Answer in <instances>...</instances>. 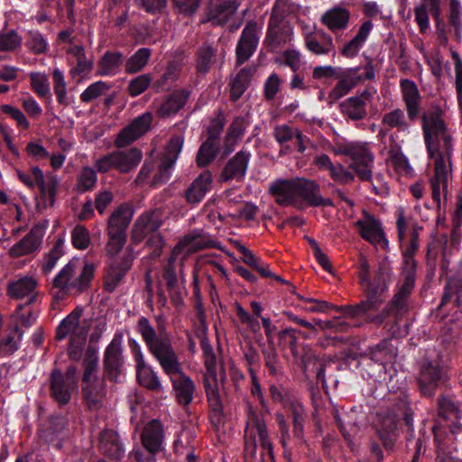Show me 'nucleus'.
Wrapping results in <instances>:
<instances>
[{
    "label": "nucleus",
    "instance_id": "3",
    "mask_svg": "<svg viewBox=\"0 0 462 462\" xmlns=\"http://www.w3.org/2000/svg\"><path fill=\"white\" fill-rule=\"evenodd\" d=\"M269 192L283 207L292 206L303 209L305 207L334 206L331 199L321 195L320 186L317 181L305 178L277 180L270 184Z\"/></svg>",
    "mask_w": 462,
    "mask_h": 462
},
{
    "label": "nucleus",
    "instance_id": "56",
    "mask_svg": "<svg viewBox=\"0 0 462 462\" xmlns=\"http://www.w3.org/2000/svg\"><path fill=\"white\" fill-rule=\"evenodd\" d=\"M98 356L95 348L88 347L87 351V356L84 359V374L82 383H88L93 381V374L97 369Z\"/></svg>",
    "mask_w": 462,
    "mask_h": 462
},
{
    "label": "nucleus",
    "instance_id": "44",
    "mask_svg": "<svg viewBox=\"0 0 462 462\" xmlns=\"http://www.w3.org/2000/svg\"><path fill=\"white\" fill-rule=\"evenodd\" d=\"M389 140V154L393 167L397 171L410 172L411 167L409 163L407 157L402 152L401 145L396 142L394 134H391Z\"/></svg>",
    "mask_w": 462,
    "mask_h": 462
},
{
    "label": "nucleus",
    "instance_id": "60",
    "mask_svg": "<svg viewBox=\"0 0 462 462\" xmlns=\"http://www.w3.org/2000/svg\"><path fill=\"white\" fill-rule=\"evenodd\" d=\"M179 254H173V250L168 260L167 264L163 268L162 277L166 282L167 290H173L179 288L178 278L174 269V263Z\"/></svg>",
    "mask_w": 462,
    "mask_h": 462
},
{
    "label": "nucleus",
    "instance_id": "46",
    "mask_svg": "<svg viewBox=\"0 0 462 462\" xmlns=\"http://www.w3.org/2000/svg\"><path fill=\"white\" fill-rule=\"evenodd\" d=\"M364 356L369 357L375 363L383 365L391 361L393 353L391 349V344L386 340H383L376 346L368 348Z\"/></svg>",
    "mask_w": 462,
    "mask_h": 462
},
{
    "label": "nucleus",
    "instance_id": "55",
    "mask_svg": "<svg viewBox=\"0 0 462 462\" xmlns=\"http://www.w3.org/2000/svg\"><path fill=\"white\" fill-rule=\"evenodd\" d=\"M152 81V77L148 74H142L130 80L127 90L131 97H137L144 92Z\"/></svg>",
    "mask_w": 462,
    "mask_h": 462
},
{
    "label": "nucleus",
    "instance_id": "61",
    "mask_svg": "<svg viewBox=\"0 0 462 462\" xmlns=\"http://www.w3.org/2000/svg\"><path fill=\"white\" fill-rule=\"evenodd\" d=\"M63 254V242L58 240L50 252L45 255L42 263V271L45 273L51 272L58 260Z\"/></svg>",
    "mask_w": 462,
    "mask_h": 462
},
{
    "label": "nucleus",
    "instance_id": "45",
    "mask_svg": "<svg viewBox=\"0 0 462 462\" xmlns=\"http://www.w3.org/2000/svg\"><path fill=\"white\" fill-rule=\"evenodd\" d=\"M322 42H319L315 37H308L306 39V46L309 51L316 55L328 54L334 51V44L332 37L325 32H319Z\"/></svg>",
    "mask_w": 462,
    "mask_h": 462
},
{
    "label": "nucleus",
    "instance_id": "7",
    "mask_svg": "<svg viewBox=\"0 0 462 462\" xmlns=\"http://www.w3.org/2000/svg\"><path fill=\"white\" fill-rule=\"evenodd\" d=\"M418 240L419 233L416 229H413L410 244L402 254V282L390 302V310L394 311L396 316H402L408 311V300L414 289L416 278L417 264L413 259V254L419 247Z\"/></svg>",
    "mask_w": 462,
    "mask_h": 462
},
{
    "label": "nucleus",
    "instance_id": "33",
    "mask_svg": "<svg viewBox=\"0 0 462 462\" xmlns=\"http://www.w3.org/2000/svg\"><path fill=\"white\" fill-rule=\"evenodd\" d=\"M163 441L162 425L158 420H152L143 430L142 443L145 449L152 452H159Z\"/></svg>",
    "mask_w": 462,
    "mask_h": 462
},
{
    "label": "nucleus",
    "instance_id": "20",
    "mask_svg": "<svg viewBox=\"0 0 462 462\" xmlns=\"http://www.w3.org/2000/svg\"><path fill=\"white\" fill-rule=\"evenodd\" d=\"M258 42L259 28L257 23L254 21H249L243 29L236 45V65H241L250 59L255 51Z\"/></svg>",
    "mask_w": 462,
    "mask_h": 462
},
{
    "label": "nucleus",
    "instance_id": "24",
    "mask_svg": "<svg viewBox=\"0 0 462 462\" xmlns=\"http://www.w3.org/2000/svg\"><path fill=\"white\" fill-rule=\"evenodd\" d=\"M355 226L358 228L361 237L371 244H383L387 245V240L382 225L374 216L364 213V217L358 219Z\"/></svg>",
    "mask_w": 462,
    "mask_h": 462
},
{
    "label": "nucleus",
    "instance_id": "51",
    "mask_svg": "<svg viewBox=\"0 0 462 462\" xmlns=\"http://www.w3.org/2000/svg\"><path fill=\"white\" fill-rule=\"evenodd\" d=\"M97 181V176L94 169L84 167L78 176L77 190L79 193L86 192L94 189Z\"/></svg>",
    "mask_w": 462,
    "mask_h": 462
},
{
    "label": "nucleus",
    "instance_id": "28",
    "mask_svg": "<svg viewBox=\"0 0 462 462\" xmlns=\"http://www.w3.org/2000/svg\"><path fill=\"white\" fill-rule=\"evenodd\" d=\"M83 399L90 411H97L103 406L106 397V383L101 377L95 376L93 381L82 383Z\"/></svg>",
    "mask_w": 462,
    "mask_h": 462
},
{
    "label": "nucleus",
    "instance_id": "9",
    "mask_svg": "<svg viewBox=\"0 0 462 462\" xmlns=\"http://www.w3.org/2000/svg\"><path fill=\"white\" fill-rule=\"evenodd\" d=\"M201 347L205 358V365L208 372V374L203 376V384L210 409V420L214 426H218L224 422V411L215 372L217 358L213 347L207 340H202Z\"/></svg>",
    "mask_w": 462,
    "mask_h": 462
},
{
    "label": "nucleus",
    "instance_id": "62",
    "mask_svg": "<svg viewBox=\"0 0 462 462\" xmlns=\"http://www.w3.org/2000/svg\"><path fill=\"white\" fill-rule=\"evenodd\" d=\"M359 67L338 69L336 78L354 88L359 82L363 81V76L359 73Z\"/></svg>",
    "mask_w": 462,
    "mask_h": 462
},
{
    "label": "nucleus",
    "instance_id": "17",
    "mask_svg": "<svg viewBox=\"0 0 462 462\" xmlns=\"http://www.w3.org/2000/svg\"><path fill=\"white\" fill-rule=\"evenodd\" d=\"M78 389V383H72L65 380L62 371L60 369L51 370L49 375V392L50 396L58 403L60 407L67 405Z\"/></svg>",
    "mask_w": 462,
    "mask_h": 462
},
{
    "label": "nucleus",
    "instance_id": "38",
    "mask_svg": "<svg viewBox=\"0 0 462 462\" xmlns=\"http://www.w3.org/2000/svg\"><path fill=\"white\" fill-rule=\"evenodd\" d=\"M130 267L131 261L128 259H124L119 263H112L104 278V289L107 292H113Z\"/></svg>",
    "mask_w": 462,
    "mask_h": 462
},
{
    "label": "nucleus",
    "instance_id": "18",
    "mask_svg": "<svg viewBox=\"0 0 462 462\" xmlns=\"http://www.w3.org/2000/svg\"><path fill=\"white\" fill-rule=\"evenodd\" d=\"M45 229V224L34 225L23 238L10 248L9 255L13 258H19L40 251Z\"/></svg>",
    "mask_w": 462,
    "mask_h": 462
},
{
    "label": "nucleus",
    "instance_id": "48",
    "mask_svg": "<svg viewBox=\"0 0 462 462\" xmlns=\"http://www.w3.org/2000/svg\"><path fill=\"white\" fill-rule=\"evenodd\" d=\"M393 275L392 268L387 263L379 265L373 282H371L372 291L374 293H383L388 288Z\"/></svg>",
    "mask_w": 462,
    "mask_h": 462
},
{
    "label": "nucleus",
    "instance_id": "49",
    "mask_svg": "<svg viewBox=\"0 0 462 462\" xmlns=\"http://www.w3.org/2000/svg\"><path fill=\"white\" fill-rule=\"evenodd\" d=\"M219 149V143H212L211 140H206L199 147L196 162L200 168L208 166L216 158Z\"/></svg>",
    "mask_w": 462,
    "mask_h": 462
},
{
    "label": "nucleus",
    "instance_id": "57",
    "mask_svg": "<svg viewBox=\"0 0 462 462\" xmlns=\"http://www.w3.org/2000/svg\"><path fill=\"white\" fill-rule=\"evenodd\" d=\"M330 361H323L320 358L315 356H307L303 359V371L306 372L308 368L312 365L316 370L317 379L322 383V384L326 383L325 377V370L328 364Z\"/></svg>",
    "mask_w": 462,
    "mask_h": 462
},
{
    "label": "nucleus",
    "instance_id": "52",
    "mask_svg": "<svg viewBox=\"0 0 462 462\" xmlns=\"http://www.w3.org/2000/svg\"><path fill=\"white\" fill-rule=\"evenodd\" d=\"M29 77L32 89L40 97H47L51 96L50 83L45 74L32 72Z\"/></svg>",
    "mask_w": 462,
    "mask_h": 462
},
{
    "label": "nucleus",
    "instance_id": "11",
    "mask_svg": "<svg viewBox=\"0 0 462 462\" xmlns=\"http://www.w3.org/2000/svg\"><path fill=\"white\" fill-rule=\"evenodd\" d=\"M143 159V152L137 148L127 151H115L106 153L95 161L96 169L105 173L116 170L120 173H128L134 170Z\"/></svg>",
    "mask_w": 462,
    "mask_h": 462
},
{
    "label": "nucleus",
    "instance_id": "41",
    "mask_svg": "<svg viewBox=\"0 0 462 462\" xmlns=\"http://www.w3.org/2000/svg\"><path fill=\"white\" fill-rule=\"evenodd\" d=\"M216 50L208 43L200 46L196 52V69L199 74L206 75L215 63Z\"/></svg>",
    "mask_w": 462,
    "mask_h": 462
},
{
    "label": "nucleus",
    "instance_id": "4",
    "mask_svg": "<svg viewBox=\"0 0 462 462\" xmlns=\"http://www.w3.org/2000/svg\"><path fill=\"white\" fill-rule=\"evenodd\" d=\"M400 88L407 117L404 110L399 107L384 113L379 130V135L381 136H384L393 129L395 132L392 134H394L395 139L397 134H409V121L415 122L421 114L423 97L416 83L409 79H402L400 80Z\"/></svg>",
    "mask_w": 462,
    "mask_h": 462
},
{
    "label": "nucleus",
    "instance_id": "23",
    "mask_svg": "<svg viewBox=\"0 0 462 462\" xmlns=\"http://www.w3.org/2000/svg\"><path fill=\"white\" fill-rule=\"evenodd\" d=\"M162 225V212L158 209L143 213L134 222L132 239L134 243L142 242L144 237L156 232Z\"/></svg>",
    "mask_w": 462,
    "mask_h": 462
},
{
    "label": "nucleus",
    "instance_id": "35",
    "mask_svg": "<svg viewBox=\"0 0 462 462\" xmlns=\"http://www.w3.org/2000/svg\"><path fill=\"white\" fill-rule=\"evenodd\" d=\"M350 13L343 7H333L325 12L320 22L327 26L330 31L337 32L346 29L349 23Z\"/></svg>",
    "mask_w": 462,
    "mask_h": 462
},
{
    "label": "nucleus",
    "instance_id": "47",
    "mask_svg": "<svg viewBox=\"0 0 462 462\" xmlns=\"http://www.w3.org/2000/svg\"><path fill=\"white\" fill-rule=\"evenodd\" d=\"M138 383L150 391L160 393L162 391V383L152 366L136 372Z\"/></svg>",
    "mask_w": 462,
    "mask_h": 462
},
{
    "label": "nucleus",
    "instance_id": "58",
    "mask_svg": "<svg viewBox=\"0 0 462 462\" xmlns=\"http://www.w3.org/2000/svg\"><path fill=\"white\" fill-rule=\"evenodd\" d=\"M73 245L79 250H85L88 247L91 238L89 231L81 225H77L71 232Z\"/></svg>",
    "mask_w": 462,
    "mask_h": 462
},
{
    "label": "nucleus",
    "instance_id": "1",
    "mask_svg": "<svg viewBox=\"0 0 462 462\" xmlns=\"http://www.w3.org/2000/svg\"><path fill=\"white\" fill-rule=\"evenodd\" d=\"M136 330L142 336L150 354L169 377L177 402L183 407L189 406L197 393V386L183 371L165 327L158 326L157 332L147 318L141 317L137 321Z\"/></svg>",
    "mask_w": 462,
    "mask_h": 462
},
{
    "label": "nucleus",
    "instance_id": "22",
    "mask_svg": "<svg viewBox=\"0 0 462 462\" xmlns=\"http://www.w3.org/2000/svg\"><path fill=\"white\" fill-rule=\"evenodd\" d=\"M38 281L32 276H23L11 281L7 284V295L14 300H26L27 305L32 304L38 298Z\"/></svg>",
    "mask_w": 462,
    "mask_h": 462
},
{
    "label": "nucleus",
    "instance_id": "50",
    "mask_svg": "<svg viewBox=\"0 0 462 462\" xmlns=\"http://www.w3.org/2000/svg\"><path fill=\"white\" fill-rule=\"evenodd\" d=\"M23 331L14 323L10 333L0 340V351L3 356L13 354L18 349V343L23 337Z\"/></svg>",
    "mask_w": 462,
    "mask_h": 462
},
{
    "label": "nucleus",
    "instance_id": "43",
    "mask_svg": "<svg viewBox=\"0 0 462 462\" xmlns=\"http://www.w3.org/2000/svg\"><path fill=\"white\" fill-rule=\"evenodd\" d=\"M152 51L149 48H141L130 56L125 63V70L127 74H134L141 71L149 62Z\"/></svg>",
    "mask_w": 462,
    "mask_h": 462
},
{
    "label": "nucleus",
    "instance_id": "14",
    "mask_svg": "<svg viewBox=\"0 0 462 462\" xmlns=\"http://www.w3.org/2000/svg\"><path fill=\"white\" fill-rule=\"evenodd\" d=\"M31 171L40 191L37 208L41 209L53 207L60 186V178L51 171L44 173L38 166L31 167Z\"/></svg>",
    "mask_w": 462,
    "mask_h": 462
},
{
    "label": "nucleus",
    "instance_id": "2",
    "mask_svg": "<svg viewBox=\"0 0 462 462\" xmlns=\"http://www.w3.org/2000/svg\"><path fill=\"white\" fill-rule=\"evenodd\" d=\"M443 111L433 107L421 116V127L429 157L434 160V171L445 177L451 171L453 138L442 118Z\"/></svg>",
    "mask_w": 462,
    "mask_h": 462
},
{
    "label": "nucleus",
    "instance_id": "59",
    "mask_svg": "<svg viewBox=\"0 0 462 462\" xmlns=\"http://www.w3.org/2000/svg\"><path fill=\"white\" fill-rule=\"evenodd\" d=\"M460 288H462V283L459 280H449L445 287L441 304H447L454 300L457 306L461 305L462 299L459 295Z\"/></svg>",
    "mask_w": 462,
    "mask_h": 462
},
{
    "label": "nucleus",
    "instance_id": "40",
    "mask_svg": "<svg viewBox=\"0 0 462 462\" xmlns=\"http://www.w3.org/2000/svg\"><path fill=\"white\" fill-rule=\"evenodd\" d=\"M251 77L252 69L244 68L231 80L229 83L231 101L236 102L243 96L249 86Z\"/></svg>",
    "mask_w": 462,
    "mask_h": 462
},
{
    "label": "nucleus",
    "instance_id": "53",
    "mask_svg": "<svg viewBox=\"0 0 462 462\" xmlns=\"http://www.w3.org/2000/svg\"><path fill=\"white\" fill-rule=\"evenodd\" d=\"M23 39L16 31L0 33V51L12 52L20 48Z\"/></svg>",
    "mask_w": 462,
    "mask_h": 462
},
{
    "label": "nucleus",
    "instance_id": "63",
    "mask_svg": "<svg viewBox=\"0 0 462 462\" xmlns=\"http://www.w3.org/2000/svg\"><path fill=\"white\" fill-rule=\"evenodd\" d=\"M78 337H70L69 346V356L74 361H78L82 356L83 348L86 343L88 331H80Z\"/></svg>",
    "mask_w": 462,
    "mask_h": 462
},
{
    "label": "nucleus",
    "instance_id": "34",
    "mask_svg": "<svg viewBox=\"0 0 462 462\" xmlns=\"http://www.w3.org/2000/svg\"><path fill=\"white\" fill-rule=\"evenodd\" d=\"M81 314V309H75L60 322L56 330V338L58 340L65 338L69 334H70V337H78L81 330L87 331L84 327L79 326Z\"/></svg>",
    "mask_w": 462,
    "mask_h": 462
},
{
    "label": "nucleus",
    "instance_id": "21",
    "mask_svg": "<svg viewBox=\"0 0 462 462\" xmlns=\"http://www.w3.org/2000/svg\"><path fill=\"white\" fill-rule=\"evenodd\" d=\"M152 116L150 113H144L135 118L129 125L122 129L115 140L117 148H124L132 144L144 134L152 124Z\"/></svg>",
    "mask_w": 462,
    "mask_h": 462
},
{
    "label": "nucleus",
    "instance_id": "8",
    "mask_svg": "<svg viewBox=\"0 0 462 462\" xmlns=\"http://www.w3.org/2000/svg\"><path fill=\"white\" fill-rule=\"evenodd\" d=\"M94 273L93 263L71 260L55 276L53 286L64 294H80L89 288Z\"/></svg>",
    "mask_w": 462,
    "mask_h": 462
},
{
    "label": "nucleus",
    "instance_id": "10",
    "mask_svg": "<svg viewBox=\"0 0 462 462\" xmlns=\"http://www.w3.org/2000/svg\"><path fill=\"white\" fill-rule=\"evenodd\" d=\"M133 208L124 203L113 210L106 223L107 243L106 251L116 256L125 246L127 239V228L133 219Z\"/></svg>",
    "mask_w": 462,
    "mask_h": 462
},
{
    "label": "nucleus",
    "instance_id": "16",
    "mask_svg": "<svg viewBox=\"0 0 462 462\" xmlns=\"http://www.w3.org/2000/svg\"><path fill=\"white\" fill-rule=\"evenodd\" d=\"M376 89L368 87L359 94L345 99L340 104L341 114L351 121H360L367 116V105L371 103Z\"/></svg>",
    "mask_w": 462,
    "mask_h": 462
},
{
    "label": "nucleus",
    "instance_id": "25",
    "mask_svg": "<svg viewBox=\"0 0 462 462\" xmlns=\"http://www.w3.org/2000/svg\"><path fill=\"white\" fill-rule=\"evenodd\" d=\"M377 439L387 451L393 449L398 439L397 419L395 415L387 413L381 415L374 425Z\"/></svg>",
    "mask_w": 462,
    "mask_h": 462
},
{
    "label": "nucleus",
    "instance_id": "42",
    "mask_svg": "<svg viewBox=\"0 0 462 462\" xmlns=\"http://www.w3.org/2000/svg\"><path fill=\"white\" fill-rule=\"evenodd\" d=\"M438 416L444 420H458L461 417L459 403L452 397L440 395L437 400Z\"/></svg>",
    "mask_w": 462,
    "mask_h": 462
},
{
    "label": "nucleus",
    "instance_id": "54",
    "mask_svg": "<svg viewBox=\"0 0 462 462\" xmlns=\"http://www.w3.org/2000/svg\"><path fill=\"white\" fill-rule=\"evenodd\" d=\"M110 86L104 81H97L89 85L80 95V99L84 103H89L94 99L103 96L108 91Z\"/></svg>",
    "mask_w": 462,
    "mask_h": 462
},
{
    "label": "nucleus",
    "instance_id": "26",
    "mask_svg": "<svg viewBox=\"0 0 462 462\" xmlns=\"http://www.w3.org/2000/svg\"><path fill=\"white\" fill-rule=\"evenodd\" d=\"M251 154L247 151H240L236 153L225 165L220 180L228 182L230 180L241 181L244 180Z\"/></svg>",
    "mask_w": 462,
    "mask_h": 462
},
{
    "label": "nucleus",
    "instance_id": "39",
    "mask_svg": "<svg viewBox=\"0 0 462 462\" xmlns=\"http://www.w3.org/2000/svg\"><path fill=\"white\" fill-rule=\"evenodd\" d=\"M189 97V92L186 90H179L171 94L158 108V115L161 117H168L180 109L186 104Z\"/></svg>",
    "mask_w": 462,
    "mask_h": 462
},
{
    "label": "nucleus",
    "instance_id": "27",
    "mask_svg": "<svg viewBox=\"0 0 462 462\" xmlns=\"http://www.w3.org/2000/svg\"><path fill=\"white\" fill-rule=\"evenodd\" d=\"M334 152L336 154L350 157L352 162H374V155L367 143L338 142L334 147Z\"/></svg>",
    "mask_w": 462,
    "mask_h": 462
},
{
    "label": "nucleus",
    "instance_id": "36",
    "mask_svg": "<svg viewBox=\"0 0 462 462\" xmlns=\"http://www.w3.org/2000/svg\"><path fill=\"white\" fill-rule=\"evenodd\" d=\"M124 64V56L119 51H106L97 62V74L99 76H115Z\"/></svg>",
    "mask_w": 462,
    "mask_h": 462
},
{
    "label": "nucleus",
    "instance_id": "31",
    "mask_svg": "<svg viewBox=\"0 0 462 462\" xmlns=\"http://www.w3.org/2000/svg\"><path fill=\"white\" fill-rule=\"evenodd\" d=\"M212 185V174L209 171H202L186 189L185 198L189 204H198L209 191Z\"/></svg>",
    "mask_w": 462,
    "mask_h": 462
},
{
    "label": "nucleus",
    "instance_id": "32",
    "mask_svg": "<svg viewBox=\"0 0 462 462\" xmlns=\"http://www.w3.org/2000/svg\"><path fill=\"white\" fill-rule=\"evenodd\" d=\"M98 448L104 455L114 459H120L125 454L119 436L113 430H105L100 433Z\"/></svg>",
    "mask_w": 462,
    "mask_h": 462
},
{
    "label": "nucleus",
    "instance_id": "37",
    "mask_svg": "<svg viewBox=\"0 0 462 462\" xmlns=\"http://www.w3.org/2000/svg\"><path fill=\"white\" fill-rule=\"evenodd\" d=\"M372 29L373 23L371 21L364 22L360 25L356 35L344 45L341 50V54L346 58L356 57L367 40Z\"/></svg>",
    "mask_w": 462,
    "mask_h": 462
},
{
    "label": "nucleus",
    "instance_id": "29",
    "mask_svg": "<svg viewBox=\"0 0 462 462\" xmlns=\"http://www.w3.org/2000/svg\"><path fill=\"white\" fill-rule=\"evenodd\" d=\"M238 4L236 0H222L217 4H211L208 9L206 17L202 23H211L212 25L220 26L226 24L229 18L236 13Z\"/></svg>",
    "mask_w": 462,
    "mask_h": 462
},
{
    "label": "nucleus",
    "instance_id": "30",
    "mask_svg": "<svg viewBox=\"0 0 462 462\" xmlns=\"http://www.w3.org/2000/svg\"><path fill=\"white\" fill-rule=\"evenodd\" d=\"M358 414L356 410L340 413L334 411L333 417L344 439L350 444L359 432Z\"/></svg>",
    "mask_w": 462,
    "mask_h": 462
},
{
    "label": "nucleus",
    "instance_id": "19",
    "mask_svg": "<svg viewBox=\"0 0 462 462\" xmlns=\"http://www.w3.org/2000/svg\"><path fill=\"white\" fill-rule=\"evenodd\" d=\"M124 363L122 337L115 335L104 354V370L110 381H117Z\"/></svg>",
    "mask_w": 462,
    "mask_h": 462
},
{
    "label": "nucleus",
    "instance_id": "5",
    "mask_svg": "<svg viewBox=\"0 0 462 462\" xmlns=\"http://www.w3.org/2000/svg\"><path fill=\"white\" fill-rule=\"evenodd\" d=\"M250 423L245 433V462H273V447L268 436L263 413L252 411Z\"/></svg>",
    "mask_w": 462,
    "mask_h": 462
},
{
    "label": "nucleus",
    "instance_id": "15",
    "mask_svg": "<svg viewBox=\"0 0 462 462\" xmlns=\"http://www.w3.org/2000/svg\"><path fill=\"white\" fill-rule=\"evenodd\" d=\"M217 243L202 229L186 234L173 247V254H183V261L190 254L207 248H217Z\"/></svg>",
    "mask_w": 462,
    "mask_h": 462
},
{
    "label": "nucleus",
    "instance_id": "13",
    "mask_svg": "<svg viewBox=\"0 0 462 462\" xmlns=\"http://www.w3.org/2000/svg\"><path fill=\"white\" fill-rule=\"evenodd\" d=\"M284 13L282 2L277 0L269 19L268 31L264 40L266 46L272 50L277 49L291 40L292 28L283 20Z\"/></svg>",
    "mask_w": 462,
    "mask_h": 462
},
{
    "label": "nucleus",
    "instance_id": "6",
    "mask_svg": "<svg viewBox=\"0 0 462 462\" xmlns=\"http://www.w3.org/2000/svg\"><path fill=\"white\" fill-rule=\"evenodd\" d=\"M183 143L184 137L182 135L172 136L161 158L160 163L156 165L153 160H146L141 167L134 182L137 185L147 183L152 173H153L150 182L151 186L165 183L171 177V170L182 150Z\"/></svg>",
    "mask_w": 462,
    "mask_h": 462
},
{
    "label": "nucleus",
    "instance_id": "64",
    "mask_svg": "<svg viewBox=\"0 0 462 462\" xmlns=\"http://www.w3.org/2000/svg\"><path fill=\"white\" fill-rule=\"evenodd\" d=\"M331 179L341 185L350 184L355 180V174L346 169L342 164H335L329 171Z\"/></svg>",
    "mask_w": 462,
    "mask_h": 462
},
{
    "label": "nucleus",
    "instance_id": "12",
    "mask_svg": "<svg viewBox=\"0 0 462 462\" xmlns=\"http://www.w3.org/2000/svg\"><path fill=\"white\" fill-rule=\"evenodd\" d=\"M446 379L445 369L439 359L424 358L421 361L417 376V384L422 396H434L437 389Z\"/></svg>",
    "mask_w": 462,
    "mask_h": 462
}]
</instances>
